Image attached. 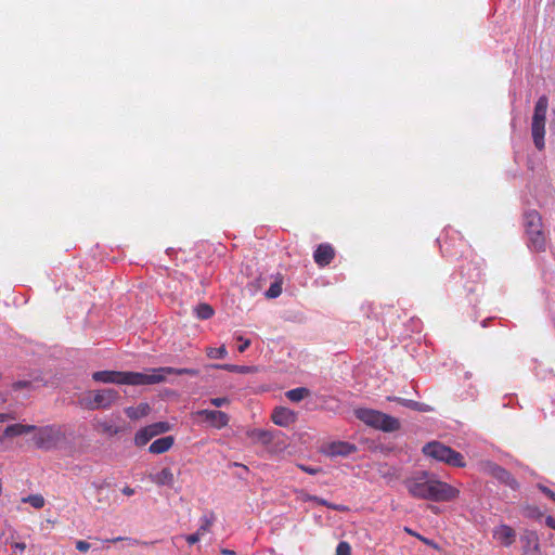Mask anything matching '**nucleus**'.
Here are the masks:
<instances>
[{
  "instance_id": "nucleus-49",
  "label": "nucleus",
  "mask_w": 555,
  "mask_h": 555,
  "mask_svg": "<svg viewBox=\"0 0 555 555\" xmlns=\"http://www.w3.org/2000/svg\"><path fill=\"white\" fill-rule=\"evenodd\" d=\"M52 522L50 520H47V527L42 526V529L48 528Z\"/></svg>"
},
{
  "instance_id": "nucleus-45",
  "label": "nucleus",
  "mask_w": 555,
  "mask_h": 555,
  "mask_svg": "<svg viewBox=\"0 0 555 555\" xmlns=\"http://www.w3.org/2000/svg\"><path fill=\"white\" fill-rule=\"evenodd\" d=\"M221 552H222V554H224V555H234V554H235V552H234V551L227 550V548L222 550Z\"/></svg>"
},
{
  "instance_id": "nucleus-38",
  "label": "nucleus",
  "mask_w": 555,
  "mask_h": 555,
  "mask_svg": "<svg viewBox=\"0 0 555 555\" xmlns=\"http://www.w3.org/2000/svg\"><path fill=\"white\" fill-rule=\"evenodd\" d=\"M15 417L10 413H0V423H4L10 420H14Z\"/></svg>"
},
{
  "instance_id": "nucleus-26",
  "label": "nucleus",
  "mask_w": 555,
  "mask_h": 555,
  "mask_svg": "<svg viewBox=\"0 0 555 555\" xmlns=\"http://www.w3.org/2000/svg\"><path fill=\"white\" fill-rule=\"evenodd\" d=\"M212 521H214L212 516H210V517H209V516H206V515H205V516H203V517L201 518V525H199V527H198V529H197L196 533H197L201 538H203L207 532H209V531H210V528H211V526H212Z\"/></svg>"
},
{
  "instance_id": "nucleus-7",
  "label": "nucleus",
  "mask_w": 555,
  "mask_h": 555,
  "mask_svg": "<svg viewBox=\"0 0 555 555\" xmlns=\"http://www.w3.org/2000/svg\"><path fill=\"white\" fill-rule=\"evenodd\" d=\"M119 398L118 391L106 388L99 391H90L82 399L81 404L89 410L107 409L112 406Z\"/></svg>"
},
{
  "instance_id": "nucleus-14",
  "label": "nucleus",
  "mask_w": 555,
  "mask_h": 555,
  "mask_svg": "<svg viewBox=\"0 0 555 555\" xmlns=\"http://www.w3.org/2000/svg\"><path fill=\"white\" fill-rule=\"evenodd\" d=\"M149 478L152 482L157 486H166L172 488L175 485V475L169 467H164L160 472L155 474H150Z\"/></svg>"
},
{
  "instance_id": "nucleus-30",
  "label": "nucleus",
  "mask_w": 555,
  "mask_h": 555,
  "mask_svg": "<svg viewBox=\"0 0 555 555\" xmlns=\"http://www.w3.org/2000/svg\"><path fill=\"white\" fill-rule=\"evenodd\" d=\"M281 293H282V282L275 281L270 285L269 289L266 292V297L267 298H276L281 295Z\"/></svg>"
},
{
  "instance_id": "nucleus-10",
  "label": "nucleus",
  "mask_w": 555,
  "mask_h": 555,
  "mask_svg": "<svg viewBox=\"0 0 555 555\" xmlns=\"http://www.w3.org/2000/svg\"><path fill=\"white\" fill-rule=\"evenodd\" d=\"M197 414L218 429L225 427L229 423V416L221 411L201 410Z\"/></svg>"
},
{
  "instance_id": "nucleus-44",
  "label": "nucleus",
  "mask_w": 555,
  "mask_h": 555,
  "mask_svg": "<svg viewBox=\"0 0 555 555\" xmlns=\"http://www.w3.org/2000/svg\"><path fill=\"white\" fill-rule=\"evenodd\" d=\"M25 501L29 502L33 506H35V502H36L35 495H29Z\"/></svg>"
},
{
  "instance_id": "nucleus-2",
  "label": "nucleus",
  "mask_w": 555,
  "mask_h": 555,
  "mask_svg": "<svg viewBox=\"0 0 555 555\" xmlns=\"http://www.w3.org/2000/svg\"><path fill=\"white\" fill-rule=\"evenodd\" d=\"M197 375L193 369H176L171 366L151 367L143 372H126L125 385L144 386L155 385L167 382L168 375Z\"/></svg>"
},
{
  "instance_id": "nucleus-50",
  "label": "nucleus",
  "mask_w": 555,
  "mask_h": 555,
  "mask_svg": "<svg viewBox=\"0 0 555 555\" xmlns=\"http://www.w3.org/2000/svg\"><path fill=\"white\" fill-rule=\"evenodd\" d=\"M16 547H18V548H24V545H20V544H17V545H16Z\"/></svg>"
},
{
  "instance_id": "nucleus-27",
  "label": "nucleus",
  "mask_w": 555,
  "mask_h": 555,
  "mask_svg": "<svg viewBox=\"0 0 555 555\" xmlns=\"http://www.w3.org/2000/svg\"><path fill=\"white\" fill-rule=\"evenodd\" d=\"M195 313L198 319L207 320L212 317L214 309L207 304H201L195 308Z\"/></svg>"
},
{
  "instance_id": "nucleus-46",
  "label": "nucleus",
  "mask_w": 555,
  "mask_h": 555,
  "mask_svg": "<svg viewBox=\"0 0 555 555\" xmlns=\"http://www.w3.org/2000/svg\"><path fill=\"white\" fill-rule=\"evenodd\" d=\"M26 384H27V383H22V382L16 383V384H14V388H20V387H22V386H25Z\"/></svg>"
},
{
  "instance_id": "nucleus-3",
  "label": "nucleus",
  "mask_w": 555,
  "mask_h": 555,
  "mask_svg": "<svg viewBox=\"0 0 555 555\" xmlns=\"http://www.w3.org/2000/svg\"><path fill=\"white\" fill-rule=\"evenodd\" d=\"M354 415L366 426L384 433H393L401 428V423L397 417L377 410L359 408L354 410Z\"/></svg>"
},
{
  "instance_id": "nucleus-29",
  "label": "nucleus",
  "mask_w": 555,
  "mask_h": 555,
  "mask_svg": "<svg viewBox=\"0 0 555 555\" xmlns=\"http://www.w3.org/2000/svg\"><path fill=\"white\" fill-rule=\"evenodd\" d=\"M206 353L210 359H224L228 356V350L224 346L219 348L209 347L206 349Z\"/></svg>"
},
{
  "instance_id": "nucleus-36",
  "label": "nucleus",
  "mask_w": 555,
  "mask_h": 555,
  "mask_svg": "<svg viewBox=\"0 0 555 555\" xmlns=\"http://www.w3.org/2000/svg\"><path fill=\"white\" fill-rule=\"evenodd\" d=\"M184 539L189 544H195L197 543L202 538L195 532L189 535H184Z\"/></svg>"
},
{
  "instance_id": "nucleus-12",
  "label": "nucleus",
  "mask_w": 555,
  "mask_h": 555,
  "mask_svg": "<svg viewBox=\"0 0 555 555\" xmlns=\"http://www.w3.org/2000/svg\"><path fill=\"white\" fill-rule=\"evenodd\" d=\"M493 539L503 546H511L516 540V532L507 525H500L493 529Z\"/></svg>"
},
{
  "instance_id": "nucleus-19",
  "label": "nucleus",
  "mask_w": 555,
  "mask_h": 555,
  "mask_svg": "<svg viewBox=\"0 0 555 555\" xmlns=\"http://www.w3.org/2000/svg\"><path fill=\"white\" fill-rule=\"evenodd\" d=\"M173 441L171 436L158 438L150 444L149 451L153 454L164 453L172 447Z\"/></svg>"
},
{
  "instance_id": "nucleus-32",
  "label": "nucleus",
  "mask_w": 555,
  "mask_h": 555,
  "mask_svg": "<svg viewBox=\"0 0 555 555\" xmlns=\"http://www.w3.org/2000/svg\"><path fill=\"white\" fill-rule=\"evenodd\" d=\"M150 427L153 429V431H157V435L166 433L169 429L168 424L162 422L150 425Z\"/></svg>"
},
{
  "instance_id": "nucleus-40",
  "label": "nucleus",
  "mask_w": 555,
  "mask_h": 555,
  "mask_svg": "<svg viewBox=\"0 0 555 555\" xmlns=\"http://www.w3.org/2000/svg\"><path fill=\"white\" fill-rule=\"evenodd\" d=\"M540 489L546 494L548 495L550 498H552L554 501H555V493L553 491H551L550 489L545 488V487H540Z\"/></svg>"
},
{
  "instance_id": "nucleus-21",
  "label": "nucleus",
  "mask_w": 555,
  "mask_h": 555,
  "mask_svg": "<svg viewBox=\"0 0 555 555\" xmlns=\"http://www.w3.org/2000/svg\"><path fill=\"white\" fill-rule=\"evenodd\" d=\"M33 430H35L34 425L13 424L5 428L4 436L5 437H15V436L28 434Z\"/></svg>"
},
{
  "instance_id": "nucleus-41",
  "label": "nucleus",
  "mask_w": 555,
  "mask_h": 555,
  "mask_svg": "<svg viewBox=\"0 0 555 555\" xmlns=\"http://www.w3.org/2000/svg\"><path fill=\"white\" fill-rule=\"evenodd\" d=\"M409 534L411 535H414V537H417L418 539H421L422 541H424L425 543H428V541L424 538H422L420 534L415 533L413 530L409 529V528H405L404 529Z\"/></svg>"
},
{
  "instance_id": "nucleus-20",
  "label": "nucleus",
  "mask_w": 555,
  "mask_h": 555,
  "mask_svg": "<svg viewBox=\"0 0 555 555\" xmlns=\"http://www.w3.org/2000/svg\"><path fill=\"white\" fill-rule=\"evenodd\" d=\"M212 367L225 370L228 372L238 373V374H251L256 373L258 369L256 366L248 365H235V364H214Z\"/></svg>"
},
{
  "instance_id": "nucleus-6",
  "label": "nucleus",
  "mask_w": 555,
  "mask_h": 555,
  "mask_svg": "<svg viewBox=\"0 0 555 555\" xmlns=\"http://www.w3.org/2000/svg\"><path fill=\"white\" fill-rule=\"evenodd\" d=\"M423 452L426 456L433 457L437 461L447 463L451 466L455 467H464L465 461L464 456L460 453L451 449L450 447L444 446L438 441L428 442L423 447Z\"/></svg>"
},
{
  "instance_id": "nucleus-48",
  "label": "nucleus",
  "mask_w": 555,
  "mask_h": 555,
  "mask_svg": "<svg viewBox=\"0 0 555 555\" xmlns=\"http://www.w3.org/2000/svg\"><path fill=\"white\" fill-rule=\"evenodd\" d=\"M7 401V397L3 395H0V404L4 403Z\"/></svg>"
},
{
  "instance_id": "nucleus-4",
  "label": "nucleus",
  "mask_w": 555,
  "mask_h": 555,
  "mask_svg": "<svg viewBox=\"0 0 555 555\" xmlns=\"http://www.w3.org/2000/svg\"><path fill=\"white\" fill-rule=\"evenodd\" d=\"M524 227L528 238V246L535 251H543L546 247V235L542 227V218L537 210L526 211Z\"/></svg>"
},
{
  "instance_id": "nucleus-33",
  "label": "nucleus",
  "mask_w": 555,
  "mask_h": 555,
  "mask_svg": "<svg viewBox=\"0 0 555 555\" xmlns=\"http://www.w3.org/2000/svg\"><path fill=\"white\" fill-rule=\"evenodd\" d=\"M76 548L81 553H87L91 548V544L83 540L76 541Z\"/></svg>"
},
{
  "instance_id": "nucleus-31",
  "label": "nucleus",
  "mask_w": 555,
  "mask_h": 555,
  "mask_svg": "<svg viewBox=\"0 0 555 555\" xmlns=\"http://www.w3.org/2000/svg\"><path fill=\"white\" fill-rule=\"evenodd\" d=\"M336 555H350V545L347 542H339L336 547Z\"/></svg>"
},
{
  "instance_id": "nucleus-28",
  "label": "nucleus",
  "mask_w": 555,
  "mask_h": 555,
  "mask_svg": "<svg viewBox=\"0 0 555 555\" xmlns=\"http://www.w3.org/2000/svg\"><path fill=\"white\" fill-rule=\"evenodd\" d=\"M305 501L315 502L320 505L327 506L328 508H332L335 511H344L345 509V507H343V506L332 504V503L327 502L326 500L315 496V495L308 494V495H306Z\"/></svg>"
},
{
  "instance_id": "nucleus-34",
  "label": "nucleus",
  "mask_w": 555,
  "mask_h": 555,
  "mask_svg": "<svg viewBox=\"0 0 555 555\" xmlns=\"http://www.w3.org/2000/svg\"><path fill=\"white\" fill-rule=\"evenodd\" d=\"M230 400L227 397H220V398H212L210 400V403L215 405L216 408H220L223 405L229 404Z\"/></svg>"
},
{
  "instance_id": "nucleus-1",
  "label": "nucleus",
  "mask_w": 555,
  "mask_h": 555,
  "mask_svg": "<svg viewBox=\"0 0 555 555\" xmlns=\"http://www.w3.org/2000/svg\"><path fill=\"white\" fill-rule=\"evenodd\" d=\"M408 493L417 500L449 502L457 498L459 490L441 481L438 476L427 470H416L404 478Z\"/></svg>"
},
{
  "instance_id": "nucleus-35",
  "label": "nucleus",
  "mask_w": 555,
  "mask_h": 555,
  "mask_svg": "<svg viewBox=\"0 0 555 555\" xmlns=\"http://www.w3.org/2000/svg\"><path fill=\"white\" fill-rule=\"evenodd\" d=\"M236 338H237V340H240L242 343L238 346L237 350L240 352H244L250 346V340L249 339H244L242 336H237Z\"/></svg>"
},
{
  "instance_id": "nucleus-22",
  "label": "nucleus",
  "mask_w": 555,
  "mask_h": 555,
  "mask_svg": "<svg viewBox=\"0 0 555 555\" xmlns=\"http://www.w3.org/2000/svg\"><path fill=\"white\" fill-rule=\"evenodd\" d=\"M150 412L147 403H140L138 406H129L125 410L126 415L131 420L141 418Z\"/></svg>"
},
{
  "instance_id": "nucleus-16",
  "label": "nucleus",
  "mask_w": 555,
  "mask_h": 555,
  "mask_svg": "<svg viewBox=\"0 0 555 555\" xmlns=\"http://www.w3.org/2000/svg\"><path fill=\"white\" fill-rule=\"evenodd\" d=\"M356 451V447L344 441L332 442L326 448V453L331 456H347Z\"/></svg>"
},
{
  "instance_id": "nucleus-43",
  "label": "nucleus",
  "mask_w": 555,
  "mask_h": 555,
  "mask_svg": "<svg viewBox=\"0 0 555 555\" xmlns=\"http://www.w3.org/2000/svg\"><path fill=\"white\" fill-rule=\"evenodd\" d=\"M44 504V499L41 495H37V509L42 507Z\"/></svg>"
},
{
  "instance_id": "nucleus-9",
  "label": "nucleus",
  "mask_w": 555,
  "mask_h": 555,
  "mask_svg": "<svg viewBox=\"0 0 555 555\" xmlns=\"http://www.w3.org/2000/svg\"><path fill=\"white\" fill-rule=\"evenodd\" d=\"M482 469L496 478L499 481L509 486L513 490L518 489V482L512 477V475L503 467L496 465L493 462H485Z\"/></svg>"
},
{
  "instance_id": "nucleus-39",
  "label": "nucleus",
  "mask_w": 555,
  "mask_h": 555,
  "mask_svg": "<svg viewBox=\"0 0 555 555\" xmlns=\"http://www.w3.org/2000/svg\"><path fill=\"white\" fill-rule=\"evenodd\" d=\"M545 522H546V525H547L550 528H552V529H554V530H555V517H553V516H548V517H546Z\"/></svg>"
},
{
  "instance_id": "nucleus-18",
  "label": "nucleus",
  "mask_w": 555,
  "mask_h": 555,
  "mask_svg": "<svg viewBox=\"0 0 555 555\" xmlns=\"http://www.w3.org/2000/svg\"><path fill=\"white\" fill-rule=\"evenodd\" d=\"M387 399L389 401H396V402L400 403L401 405H403L405 408H409L411 410H414V411H418V412H431V411H434L433 406H430V405H428L426 403H423V402H417V401H414V400L399 398V397H388Z\"/></svg>"
},
{
  "instance_id": "nucleus-47",
  "label": "nucleus",
  "mask_w": 555,
  "mask_h": 555,
  "mask_svg": "<svg viewBox=\"0 0 555 555\" xmlns=\"http://www.w3.org/2000/svg\"><path fill=\"white\" fill-rule=\"evenodd\" d=\"M120 540H122V538L117 537V538L112 539V540H105L104 542H116V541H120Z\"/></svg>"
},
{
  "instance_id": "nucleus-8",
  "label": "nucleus",
  "mask_w": 555,
  "mask_h": 555,
  "mask_svg": "<svg viewBox=\"0 0 555 555\" xmlns=\"http://www.w3.org/2000/svg\"><path fill=\"white\" fill-rule=\"evenodd\" d=\"M62 439L61 431L51 426L37 428V448L51 449L59 444Z\"/></svg>"
},
{
  "instance_id": "nucleus-15",
  "label": "nucleus",
  "mask_w": 555,
  "mask_h": 555,
  "mask_svg": "<svg viewBox=\"0 0 555 555\" xmlns=\"http://www.w3.org/2000/svg\"><path fill=\"white\" fill-rule=\"evenodd\" d=\"M524 555H540L539 539L534 532H527L520 538Z\"/></svg>"
},
{
  "instance_id": "nucleus-17",
  "label": "nucleus",
  "mask_w": 555,
  "mask_h": 555,
  "mask_svg": "<svg viewBox=\"0 0 555 555\" xmlns=\"http://www.w3.org/2000/svg\"><path fill=\"white\" fill-rule=\"evenodd\" d=\"M272 421L275 425L286 427L295 421V414L287 408H276L272 413Z\"/></svg>"
},
{
  "instance_id": "nucleus-5",
  "label": "nucleus",
  "mask_w": 555,
  "mask_h": 555,
  "mask_svg": "<svg viewBox=\"0 0 555 555\" xmlns=\"http://www.w3.org/2000/svg\"><path fill=\"white\" fill-rule=\"evenodd\" d=\"M548 107V100L545 95L538 99L531 120V135L534 146L542 151L545 146V125H546V113Z\"/></svg>"
},
{
  "instance_id": "nucleus-11",
  "label": "nucleus",
  "mask_w": 555,
  "mask_h": 555,
  "mask_svg": "<svg viewBox=\"0 0 555 555\" xmlns=\"http://www.w3.org/2000/svg\"><path fill=\"white\" fill-rule=\"evenodd\" d=\"M126 372L119 371H98L94 372L92 378L95 382H101L105 384H117L125 385Z\"/></svg>"
},
{
  "instance_id": "nucleus-24",
  "label": "nucleus",
  "mask_w": 555,
  "mask_h": 555,
  "mask_svg": "<svg viewBox=\"0 0 555 555\" xmlns=\"http://www.w3.org/2000/svg\"><path fill=\"white\" fill-rule=\"evenodd\" d=\"M249 437L262 444H269L273 439V436L270 431L259 428L251 430L249 433Z\"/></svg>"
},
{
  "instance_id": "nucleus-23",
  "label": "nucleus",
  "mask_w": 555,
  "mask_h": 555,
  "mask_svg": "<svg viewBox=\"0 0 555 555\" xmlns=\"http://www.w3.org/2000/svg\"><path fill=\"white\" fill-rule=\"evenodd\" d=\"M157 436V431H153L150 426L140 429L134 437L137 446H145L153 437Z\"/></svg>"
},
{
  "instance_id": "nucleus-51",
  "label": "nucleus",
  "mask_w": 555,
  "mask_h": 555,
  "mask_svg": "<svg viewBox=\"0 0 555 555\" xmlns=\"http://www.w3.org/2000/svg\"><path fill=\"white\" fill-rule=\"evenodd\" d=\"M553 3L555 4V0H553Z\"/></svg>"
},
{
  "instance_id": "nucleus-13",
  "label": "nucleus",
  "mask_w": 555,
  "mask_h": 555,
  "mask_svg": "<svg viewBox=\"0 0 555 555\" xmlns=\"http://www.w3.org/2000/svg\"><path fill=\"white\" fill-rule=\"evenodd\" d=\"M335 256L334 248L330 244H320L313 254L315 263L325 267L331 263Z\"/></svg>"
},
{
  "instance_id": "nucleus-42",
  "label": "nucleus",
  "mask_w": 555,
  "mask_h": 555,
  "mask_svg": "<svg viewBox=\"0 0 555 555\" xmlns=\"http://www.w3.org/2000/svg\"><path fill=\"white\" fill-rule=\"evenodd\" d=\"M122 493L128 495V496H130V495L134 494V490L132 488H130V487H125L122 489Z\"/></svg>"
},
{
  "instance_id": "nucleus-25",
  "label": "nucleus",
  "mask_w": 555,
  "mask_h": 555,
  "mask_svg": "<svg viewBox=\"0 0 555 555\" xmlns=\"http://www.w3.org/2000/svg\"><path fill=\"white\" fill-rule=\"evenodd\" d=\"M309 395V390L305 387H298L286 392V397L293 402H299Z\"/></svg>"
},
{
  "instance_id": "nucleus-37",
  "label": "nucleus",
  "mask_w": 555,
  "mask_h": 555,
  "mask_svg": "<svg viewBox=\"0 0 555 555\" xmlns=\"http://www.w3.org/2000/svg\"><path fill=\"white\" fill-rule=\"evenodd\" d=\"M299 468L310 475H315L320 472V468L318 467H309L306 465H299Z\"/></svg>"
}]
</instances>
